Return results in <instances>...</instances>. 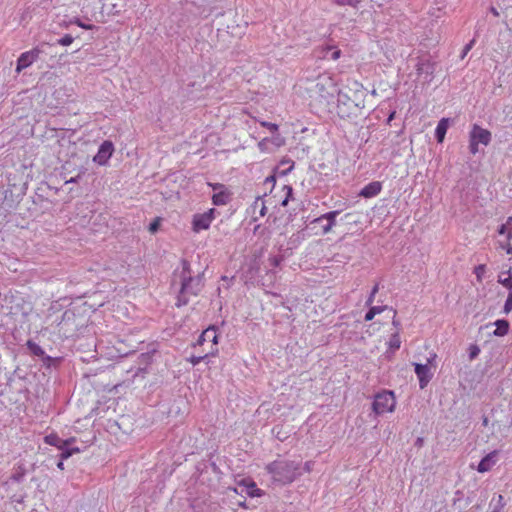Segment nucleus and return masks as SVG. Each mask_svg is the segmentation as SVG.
<instances>
[{"instance_id": "nucleus-1", "label": "nucleus", "mask_w": 512, "mask_h": 512, "mask_svg": "<svg viewBox=\"0 0 512 512\" xmlns=\"http://www.w3.org/2000/svg\"><path fill=\"white\" fill-rule=\"evenodd\" d=\"M265 469L271 475L272 480L280 485L290 484L302 474L299 462L284 459L267 464Z\"/></svg>"}, {"instance_id": "nucleus-2", "label": "nucleus", "mask_w": 512, "mask_h": 512, "mask_svg": "<svg viewBox=\"0 0 512 512\" xmlns=\"http://www.w3.org/2000/svg\"><path fill=\"white\" fill-rule=\"evenodd\" d=\"M180 290L177 296L176 305L184 306L189 302L190 296H196L203 287L202 277L200 275L193 277L190 271V265L187 261H182V268L179 273Z\"/></svg>"}, {"instance_id": "nucleus-3", "label": "nucleus", "mask_w": 512, "mask_h": 512, "mask_svg": "<svg viewBox=\"0 0 512 512\" xmlns=\"http://www.w3.org/2000/svg\"><path fill=\"white\" fill-rule=\"evenodd\" d=\"M307 83L312 85L307 87L311 98L318 99L320 102L329 103L337 91L336 83L332 76L327 73L319 74L314 80L309 76L304 77Z\"/></svg>"}, {"instance_id": "nucleus-4", "label": "nucleus", "mask_w": 512, "mask_h": 512, "mask_svg": "<svg viewBox=\"0 0 512 512\" xmlns=\"http://www.w3.org/2000/svg\"><path fill=\"white\" fill-rule=\"evenodd\" d=\"M338 210L327 212L315 219L308 225L307 229L316 230L315 235H325L331 232L332 228L336 225V217L339 215Z\"/></svg>"}, {"instance_id": "nucleus-5", "label": "nucleus", "mask_w": 512, "mask_h": 512, "mask_svg": "<svg viewBox=\"0 0 512 512\" xmlns=\"http://www.w3.org/2000/svg\"><path fill=\"white\" fill-rule=\"evenodd\" d=\"M396 400L392 391L384 390L375 395L373 401V411L376 414H384L386 412H392L395 409Z\"/></svg>"}, {"instance_id": "nucleus-6", "label": "nucleus", "mask_w": 512, "mask_h": 512, "mask_svg": "<svg viewBox=\"0 0 512 512\" xmlns=\"http://www.w3.org/2000/svg\"><path fill=\"white\" fill-rule=\"evenodd\" d=\"M491 132L474 124L469 134V150L475 155L478 152V145L487 146L491 142Z\"/></svg>"}, {"instance_id": "nucleus-7", "label": "nucleus", "mask_w": 512, "mask_h": 512, "mask_svg": "<svg viewBox=\"0 0 512 512\" xmlns=\"http://www.w3.org/2000/svg\"><path fill=\"white\" fill-rule=\"evenodd\" d=\"M215 214L216 210L214 208H211L204 213L195 214L192 220L193 231L198 233L202 230H207L215 219Z\"/></svg>"}, {"instance_id": "nucleus-8", "label": "nucleus", "mask_w": 512, "mask_h": 512, "mask_svg": "<svg viewBox=\"0 0 512 512\" xmlns=\"http://www.w3.org/2000/svg\"><path fill=\"white\" fill-rule=\"evenodd\" d=\"M206 343H210L208 354L214 355L217 352L218 334L214 326L208 327L204 330L198 338L197 345L204 346Z\"/></svg>"}, {"instance_id": "nucleus-9", "label": "nucleus", "mask_w": 512, "mask_h": 512, "mask_svg": "<svg viewBox=\"0 0 512 512\" xmlns=\"http://www.w3.org/2000/svg\"><path fill=\"white\" fill-rule=\"evenodd\" d=\"M212 187L214 194L212 196V202L216 206L226 205L231 200V192L226 188L225 185L220 183H209Z\"/></svg>"}, {"instance_id": "nucleus-10", "label": "nucleus", "mask_w": 512, "mask_h": 512, "mask_svg": "<svg viewBox=\"0 0 512 512\" xmlns=\"http://www.w3.org/2000/svg\"><path fill=\"white\" fill-rule=\"evenodd\" d=\"M114 151V147L112 142L104 141L99 149L97 154L94 156L93 161L99 165L107 164L108 160L111 158Z\"/></svg>"}, {"instance_id": "nucleus-11", "label": "nucleus", "mask_w": 512, "mask_h": 512, "mask_svg": "<svg viewBox=\"0 0 512 512\" xmlns=\"http://www.w3.org/2000/svg\"><path fill=\"white\" fill-rule=\"evenodd\" d=\"M39 53L40 52L37 49H33V50L22 53L17 60L16 71L20 72L23 69L32 65L38 59Z\"/></svg>"}, {"instance_id": "nucleus-12", "label": "nucleus", "mask_w": 512, "mask_h": 512, "mask_svg": "<svg viewBox=\"0 0 512 512\" xmlns=\"http://www.w3.org/2000/svg\"><path fill=\"white\" fill-rule=\"evenodd\" d=\"M415 373L419 380V386L421 389L425 388L431 380L433 374L428 364H415Z\"/></svg>"}, {"instance_id": "nucleus-13", "label": "nucleus", "mask_w": 512, "mask_h": 512, "mask_svg": "<svg viewBox=\"0 0 512 512\" xmlns=\"http://www.w3.org/2000/svg\"><path fill=\"white\" fill-rule=\"evenodd\" d=\"M497 455H498V452L497 451H492L490 453H488L484 458H482V460L479 462L478 466H477V471L480 472V473H485V472H488L492 469V467L496 464L497 462Z\"/></svg>"}, {"instance_id": "nucleus-14", "label": "nucleus", "mask_w": 512, "mask_h": 512, "mask_svg": "<svg viewBox=\"0 0 512 512\" xmlns=\"http://www.w3.org/2000/svg\"><path fill=\"white\" fill-rule=\"evenodd\" d=\"M44 441L46 444L55 446L58 449H60V448H65L66 446L71 445V443H73L75 441V438L71 437L69 439L64 440V439H61L57 434L52 433V434L45 436Z\"/></svg>"}, {"instance_id": "nucleus-15", "label": "nucleus", "mask_w": 512, "mask_h": 512, "mask_svg": "<svg viewBox=\"0 0 512 512\" xmlns=\"http://www.w3.org/2000/svg\"><path fill=\"white\" fill-rule=\"evenodd\" d=\"M381 189H382L381 183L378 181H373V182H370L369 184H367L366 186H364L361 189L359 195L364 198H372V197L377 196L381 192Z\"/></svg>"}, {"instance_id": "nucleus-16", "label": "nucleus", "mask_w": 512, "mask_h": 512, "mask_svg": "<svg viewBox=\"0 0 512 512\" xmlns=\"http://www.w3.org/2000/svg\"><path fill=\"white\" fill-rule=\"evenodd\" d=\"M253 214L258 213V216H254V220H258L260 217H264L267 213V207L265 205V201L262 197H257L253 202L252 206Z\"/></svg>"}, {"instance_id": "nucleus-17", "label": "nucleus", "mask_w": 512, "mask_h": 512, "mask_svg": "<svg viewBox=\"0 0 512 512\" xmlns=\"http://www.w3.org/2000/svg\"><path fill=\"white\" fill-rule=\"evenodd\" d=\"M493 325L496 326V329L493 332L494 336L502 337L505 336L509 331V322L505 319L496 320Z\"/></svg>"}, {"instance_id": "nucleus-18", "label": "nucleus", "mask_w": 512, "mask_h": 512, "mask_svg": "<svg viewBox=\"0 0 512 512\" xmlns=\"http://www.w3.org/2000/svg\"><path fill=\"white\" fill-rule=\"evenodd\" d=\"M448 129V119L442 118L435 129V137L439 143L443 142Z\"/></svg>"}, {"instance_id": "nucleus-19", "label": "nucleus", "mask_w": 512, "mask_h": 512, "mask_svg": "<svg viewBox=\"0 0 512 512\" xmlns=\"http://www.w3.org/2000/svg\"><path fill=\"white\" fill-rule=\"evenodd\" d=\"M26 346L27 348L29 349V351L35 355V356H38V357H43L45 360L47 361H50L51 360V357L50 356H47L45 355V351L42 349L41 346H39L37 343H35L34 341L32 340H28L27 343H26Z\"/></svg>"}, {"instance_id": "nucleus-20", "label": "nucleus", "mask_w": 512, "mask_h": 512, "mask_svg": "<svg viewBox=\"0 0 512 512\" xmlns=\"http://www.w3.org/2000/svg\"><path fill=\"white\" fill-rule=\"evenodd\" d=\"M498 282L507 288L509 291H512V273L511 270L503 271L498 276Z\"/></svg>"}, {"instance_id": "nucleus-21", "label": "nucleus", "mask_w": 512, "mask_h": 512, "mask_svg": "<svg viewBox=\"0 0 512 512\" xmlns=\"http://www.w3.org/2000/svg\"><path fill=\"white\" fill-rule=\"evenodd\" d=\"M241 486L244 487L242 491H245L250 497H258L261 495V490L257 488V485L253 481L243 482Z\"/></svg>"}, {"instance_id": "nucleus-22", "label": "nucleus", "mask_w": 512, "mask_h": 512, "mask_svg": "<svg viewBox=\"0 0 512 512\" xmlns=\"http://www.w3.org/2000/svg\"><path fill=\"white\" fill-rule=\"evenodd\" d=\"M321 56L331 60H337L341 56V50L336 47L327 46L323 48Z\"/></svg>"}, {"instance_id": "nucleus-23", "label": "nucleus", "mask_w": 512, "mask_h": 512, "mask_svg": "<svg viewBox=\"0 0 512 512\" xmlns=\"http://www.w3.org/2000/svg\"><path fill=\"white\" fill-rule=\"evenodd\" d=\"M505 506L504 497L499 494L492 498L490 501L489 507L491 512H501Z\"/></svg>"}, {"instance_id": "nucleus-24", "label": "nucleus", "mask_w": 512, "mask_h": 512, "mask_svg": "<svg viewBox=\"0 0 512 512\" xmlns=\"http://www.w3.org/2000/svg\"><path fill=\"white\" fill-rule=\"evenodd\" d=\"M370 309L365 314V321H371L377 314L382 313L387 306H369Z\"/></svg>"}, {"instance_id": "nucleus-25", "label": "nucleus", "mask_w": 512, "mask_h": 512, "mask_svg": "<svg viewBox=\"0 0 512 512\" xmlns=\"http://www.w3.org/2000/svg\"><path fill=\"white\" fill-rule=\"evenodd\" d=\"M269 144H272L275 148H279L285 145V138L277 132L273 133L272 137H268Z\"/></svg>"}, {"instance_id": "nucleus-26", "label": "nucleus", "mask_w": 512, "mask_h": 512, "mask_svg": "<svg viewBox=\"0 0 512 512\" xmlns=\"http://www.w3.org/2000/svg\"><path fill=\"white\" fill-rule=\"evenodd\" d=\"M59 450H61L60 458L62 459V461L68 459L73 454L80 452V449L78 447H70V445L66 446L65 448H60Z\"/></svg>"}, {"instance_id": "nucleus-27", "label": "nucleus", "mask_w": 512, "mask_h": 512, "mask_svg": "<svg viewBox=\"0 0 512 512\" xmlns=\"http://www.w3.org/2000/svg\"><path fill=\"white\" fill-rule=\"evenodd\" d=\"M509 224H512V217H509ZM500 247L504 249L507 254L512 255V226L510 227V231H508L507 243H501Z\"/></svg>"}, {"instance_id": "nucleus-28", "label": "nucleus", "mask_w": 512, "mask_h": 512, "mask_svg": "<svg viewBox=\"0 0 512 512\" xmlns=\"http://www.w3.org/2000/svg\"><path fill=\"white\" fill-rule=\"evenodd\" d=\"M388 345L389 348L393 351L398 350L400 348L401 340L398 332L391 335Z\"/></svg>"}, {"instance_id": "nucleus-29", "label": "nucleus", "mask_w": 512, "mask_h": 512, "mask_svg": "<svg viewBox=\"0 0 512 512\" xmlns=\"http://www.w3.org/2000/svg\"><path fill=\"white\" fill-rule=\"evenodd\" d=\"M485 272H486V266L484 264H480L475 267L474 274L476 275L478 282H482Z\"/></svg>"}, {"instance_id": "nucleus-30", "label": "nucleus", "mask_w": 512, "mask_h": 512, "mask_svg": "<svg viewBox=\"0 0 512 512\" xmlns=\"http://www.w3.org/2000/svg\"><path fill=\"white\" fill-rule=\"evenodd\" d=\"M512 311V290L509 291L507 299L504 304L503 312L508 314Z\"/></svg>"}, {"instance_id": "nucleus-31", "label": "nucleus", "mask_w": 512, "mask_h": 512, "mask_svg": "<svg viewBox=\"0 0 512 512\" xmlns=\"http://www.w3.org/2000/svg\"><path fill=\"white\" fill-rule=\"evenodd\" d=\"M510 227H512V224H509V217H508L506 222L498 228V234L506 235L508 237V231H510Z\"/></svg>"}, {"instance_id": "nucleus-32", "label": "nucleus", "mask_w": 512, "mask_h": 512, "mask_svg": "<svg viewBox=\"0 0 512 512\" xmlns=\"http://www.w3.org/2000/svg\"><path fill=\"white\" fill-rule=\"evenodd\" d=\"M378 291H379V285H378V284H376V285L372 288V290H371V292H370V295H369V297H368V298H367V300H366V306H371V305L373 304L374 299H375V295L377 294V292H378Z\"/></svg>"}, {"instance_id": "nucleus-33", "label": "nucleus", "mask_w": 512, "mask_h": 512, "mask_svg": "<svg viewBox=\"0 0 512 512\" xmlns=\"http://www.w3.org/2000/svg\"><path fill=\"white\" fill-rule=\"evenodd\" d=\"M73 41L74 38L71 35L66 34L58 40V44L62 46H69L72 44Z\"/></svg>"}, {"instance_id": "nucleus-34", "label": "nucleus", "mask_w": 512, "mask_h": 512, "mask_svg": "<svg viewBox=\"0 0 512 512\" xmlns=\"http://www.w3.org/2000/svg\"><path fill=\"white\" fill-rule=\"evenodd\" d=\"M259 123L262 127L269 129L272 133L277 132L279 129V126L275 123H271V122H267V121H260Z\"/></svg>"}, {"instance_id": "nucleus-35", "label": "nucleus", "mask_w": 512, "mask_h": 512, "mask_svg": "<svg viewBox=\"0 0 512 512\" xmlns=\"http://www.w3.org/2000/svg\"><path fill=\"white\" fill-rule=\"evenodd\" d=\"M211 354H208V351H206L204 353V355H199V356H191L189 361L191 364L193 365H198L203 359H205L206 357L210 356Z\"/></svg>"}, {"instance_id": "nucleus-36", "label": "nucleus", "mask_w": 512, "mask_h": 512, "mask_svg": "<svg viewBox=\"0 0 512 512\" xmlns=\"http://www.w3.org/2000/svg\"><path fill=\"white\" fill-rule=\"evenodd\" d=\"M258 148L260 151L262 152H269L270 149H269V140H268V137H265L263 138L259 143H258Z\"/></svg>"}, {"instance_id": "nucleus-37", "label": "nucleus", "mask_w": 512, "mask_h": 512, "mask_svg": "<svg viewBox=\"0 0 512 512\" xmlns=\"http://www.w3.org/2000/svg\"><path fill=\"white\" fill-rule=\"evenodd\" d=\"M282 260L283 258L281 256H272L269 258V263L273 267H278Z\"/></svg>"}, {"instance_id": "nucleus-38", "label": "nucleus", "mask_w": 512, "mask_h": 512, "mask_svg": "<svg viewBox=\"0 0 512 512\" xmlns=\"http://www.w3.org/2000/svg\"><path fill=\"white\" fill-rule=\"evenodd\" d=\"M336 2L339 5H349L355 7L360 2V0H336Z\"/></svg>"}, {"instance_id": "nucleus-39", "label": "nucleus", "mask_w": 512, "mask_h": 512, "mask_svg": "<svg viewBox=\"0 0 512 512\" xmlns=\"http://www.w3.org/2000/svg\"><path fill=\"white\" fill-rule=\"evenodd\" d=\"M71 23H74L76 25H78L79 27L83 28V29H86V30H91L93 28L92 25H88V24H85L83 23L80 19L78 18H75L74 20L71 21Z\"/></svg>"}, {"instance_id": "nucleus-40", "label": "nucleus", "mask_w": 512, "mask_h": 512, "mask_svg": "<svg viewBox=\"0 0 512 512\" xmlns=\"http://www.w3.org/2000/svg\"><path fill=\"white\" fill-rule=\"evenodd\" d=\"M475 44V39H472L469 43H467L464 48H463V52H462V58H464L467 53L472 49V47L474 46Z\"/></svg>"}, {"instance_id": "nucleus-41", "label": "nucleus", "mask_w": 512, "mask_h": 512, "mask_svg": "<svg viewBox=\"0 0 512 512\" xmlns=\"http://www.w3.org/2000/svg\"><path fill=\"white\" fill-rule=\"evenodd\" d=\"M429 64L421 63L417 67V72L419 75H421L424 71L428 73Z\"/></svg>"}, {"instance_id": "nucleus-42", "label": "nucleus", "mask_w": 512, "mask_h": 512, "mask_svg": "<svg viewBox=\"0 0 512 512\" xmlns=\"http://www.w3.org/2000/svg\"><path fill=\"white\" fill-rule=\"evenodd\" d=\"M478 353H479V349H478V347L475 346V347H473V350L470 353V357L474 358L478 355Z\"/></svg>"}, {"instance_id": "nucleus-43", "label": "nucleus", "mask_w": 512, "mask_h": 512, "mask_svg": "<svg viewBox=\"0 0 512 512\" xmlns=\"http://www.w3.org/2000/svg\"><path fill=\"white\" fill-rule=\"evenodd\" d=\"M157 228H158V224L156 222H154V223L150 224L149 230L151 232H155V231H157Z\"/></svg>"}, {"instance_id": "nucleus-44", "label": "nucleus", "mask_w": 512, "mask_h": 512, "mask_svg": "<svg viewBox=\"0 0 512 512\" xmlns=\"http://www.w3.org/2000/svg\"><path fill=\"white\" fill-rule=\"evenodd\" d=\"M304 470H305V472H310L311 471V462H306L304 464Z\"/></svg>"}, {"instance_id": "nucleus-45", "label": "nucleus", "mask_w": 512, "mask_h": 512, "mask_svg": "<svg viewBox=\"0 0 512 512\" xmlns=\"http://www.w3.org/2000/svg\"><path fill=\"white\" fill-rule=\"evenodd\" d=\"M490 12H491L495 17H498V16H499V12H498V10H497L495 7H490Z\"/></svg>"}, {"instance_id": "nucleus-46", "label": "nucleus", "mask_w": 512, "mask_h": 512, "mask_svg": "<svg viewBox=\"0 0 512 512\" xmlns=\"http://www.w3.org/2000/svg\"><path fill=\"white\" fill-rule=\"evenodd\" d=\"M57 467L60 469V470H63L64 469V461H62V459L60 458V461L57 463Z\"/></svg>"}, {"instance_id": "nucleus-47", "label": "nucleus", "mask_w": 512, "mask_h": 512, "mask_svg": "<svg viewBox=\"0 0 512 512\" xmlns=\"http://www.w3.org/2000/svg\"><path fill=\"white\" fill-rule=\"evenodd\" d=\"M78 177H72L71 179L67 180L66 183H75L77 182Z\"/></svg>"}, {"instance_id": "nucleus-48", "label": "nucleus", "mask_w": 512, "mask_h": 512, "mask_svg": "<svg viewBox=\"0 0 512 512\" xmlns=\"http://www.w3.org/2000/svg\"><path fill=\"white\" fill-rule=\"evenodd\" d=\"M392 324H393V326H395L396 328H398V327L400 326V322H399L398 320H396L395 318L393 319Z\"/></svg>"}, {"instance_id": "nucleus-49", "label": "nucleus", "mask_w": 512, "mask_h": 512, "mask_svg": "<svg viewBox=\"0 0 512 512\" xmlns=\"http://www.w3.org/2000/svg\"><path fill=\"white\" fill-rule=\"evenodd\" d=\"M287 203H288V198H286V199H284V200L282 201V205H283V206H286V205H287Z\"/></svg>"}, {"instance_id": "nucleus-50", "label": "nucleus", "mask_w": 512, "mask_h": 512, "mask_svg": "<svg viewBox=\"0 0 512 512\" xmlns=\"http://www.w3.org/2000/svg\"><path fill=\"white\" fill-rule=\"evenodd\" d=\"M487 424H488V419L485 417V418L483 419V425H484V426H487Z\"/></svg>"}, {"instance_id": "nucleus-51", "label": "nucleus", "mask_w": 512, "mask_h": 512, "mask_svg": "<svg viewBox=\"0 0 512 512\" xmlns=\"http://www.w3.org/2000/svg\"><path fill=\"white\" fill-rule=\"evenodd\" d=\"M288 188V194H291L292 193V188L291 187H287Z\"/></svg>"}, {"instance_id": "nucleus-52", "label": "nucleus", "mask_w": 512, "mask_h": 512, "mask_svg": "<svg viewBox=\"0 0 512 512\" xmlns=\"http://www.w3.org/2000/svg\"><path fill=\"white\" fill-rule=\"evenodd\" d=\"M393 115H394V113H392V114L390 115L389 120H390V119H393Z\"/></svg>"}]
</instances>
